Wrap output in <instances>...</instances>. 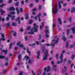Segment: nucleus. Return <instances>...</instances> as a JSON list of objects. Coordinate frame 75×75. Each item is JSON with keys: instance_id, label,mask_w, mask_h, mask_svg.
Listing matches in <instances>:
<instances>
[{"instance_id": "obj_56", "label": "nucleus", "mask_w": 75, "mask_h": 75, "mask_svg": "<svg viewBox=\"0 0 75 75\" xmlns=\"http://www.w3.org/2000/svg\"><path fill=\"white\" fill-rule=\"evenodd\" d=\"M69 20L70 22H71V21H72V17H70V18L69 19Z\"/></svg>"}, {"instance_id": "obj_23", "label": "nucleus", "mask_w": 75, "mask_h": 75, "mask_svg": "<svg viewBox=\"0 0 75 75\" xmlns=\"http://www.w3.org/2000/svg\"><path fill=\"white\" fill-rule=\"evenodd\" d=\"M71 31V29H67V35H69V31Z\"/></svg>"}, {"instance_id": "obj_64", "label": "nucleus", "mask_w": 75, "mask_h": 75, "mask_svg": "<svg viewBox=\"0 0 75 75\" xmlns=\"http://www.w3.org/2000/svg\"><path fill=\"white\" fill-rule=\"evenodd\" d=\"M21 3L22 4H24V1H22L21 2Z\"/></svg>"}, {"instance_id": "obj_9", "label": "nucleus", "mask_w": 75, "mask_h": 75, "mask_svg": "<svg viewBox=\"0 0 75 75\" xmlns=\"http://www.w3.org/2000/svg\"><path fill=\"white\" fill-rule=\"evenodd\" d=\"M0 11L1 13V16H2V15H3V14H4L6 13L5 11L3 10L2 9H0Z\"/></svg>"}, {"instance_id": "obj_53", "label": "nucleus", "mask_w": 75, "mask_h": 75, "mask_svg": "<svg viewBox=\"0 0 75 75\" xmlns=\"http://www.w3.org/2000/svg\"><path fill=\"white\" fill-rule=\"evenodd\" d=\"M11 14H15L16 12H15L12 11L10 13Z\"/></svg>"}, {"instance_id": "obj_62", "label": "nucleus", "mask_w": 75, "mask_h": 75, "mask_svg": "<svg viewBox=\"0 0 75 75\" xmlns=\"http://www.w3.org/2000/svg\"><path fill=\"white\" fill-rule=\"evenodd\" d=\"M31 61H31V59H29V61H28V63L29 64H31Z\"/></svg>"}, {"instance_id": "obj_21", "label": "nucleus", "mask_w": 75, "mask_h": 75, "mask_svg": "<svg viewBox=\"0 0 75 75\" xmlns=\"http://www.w3.org/2000/svg\"><path fill=\"white\" fill-rule=\"evenodd\" d=\"M33 25L34 26V27H35V28H37L39 27V26L38 25H36V23H34L33 24Z\"/></svg>"}, {"instance_id": "obj_59", "label": "nucleus", "mask_w": 75, "mask_h": 75, "mask_svg": "<svg viewBox=\"0 0 75 75\" xmlns=\"http://www.w3.org/2000/svg\"><path fill=\"white\" fill-rule=\"evenodd\" d=\"M8 17H12V16L10 14H8Z\"/></svg>"}, {"instance_id": "obj_49", "label": "nucleus", "mask_w": 75, "mask_h": 75, "mask_svg": "<svg viewBox=\"0 0 75 75\" xmlns=\"http://www.w3.org/2000/svg\"><path fill=\"white\" fill-rule=\"evenodd\" d=\"M12 3H13V0H9L8 2L9 4H11Z\"/></svg>"}, {"instance_id": "obj_15", "label": "nucleus", "mask_w": 75, "mask_h": 75, "mask_svg": "<svg viewBox=\"0 0 75 75\" xmlns=\"http://www.w3.org/2000/svg\"><path fill=\"white\" fill-rule=\"evenodd\" d=\"M61 61H58L57 62V63L58 64H62V62H63V59H60Z\"/></svg>"}, {"instance_id": "obj_43", "label": "nucleus", "mask_w": 75, "mask_h": 75, "mask_svg": "<svg viewBox=\"0 0 75 75\" xmlns=\"http://www.w3.org/2000/svg\"><path fill=\"white\" fill-rule=\"evenodd\" d=\"M23 28V27H21L20 30H19V31H21V32H22V33L24 31V30L22 29Z\"/></svg>"}, {"instance_id": "obj_8", "label": "nucleus", "mask_w": 75, "mask_h": 75, "mask_svg": "<svg viewBox=\"0 0 75 75\" xmlns=\"http://www.w3.org/2000/svg\"><path fill=\"white\" fill-rule=\"evenodd\" d=\"M59 4L58 5L59 6V8H61V3H62V4H63L64 3V1H58Z\"/></svg>"}, {"instance_id": "obj_46", "label": "nucleus", "mask_w": 75, "mask_h": 75, "mask_svg": "<svg viewBox=\"0 0 75 75\" xmlns=\"http://www.w3.org/2000/svg\"><path fill=\"white\" fill-rule=\"evenodd\" d=\"M18 59H20L21 58V54H19L18 56Z\"/></svg>"}, {"instance_id": "obj_60", "label": "nucleus", "mask_w": 75, "mask_h": 75, "mask_svg": "<svg viewBox=\"0 0 75 75\" xmlns=\"http://www.w3.org/2000/svg\"><path fill=\"white\" fill-rule=\"evenodd\" d=\"M35 43L36 45H40V43L38 42H37V41Z\"/></svg>"}, {"instance_id": "obj_6", "label": "nucleus", "mask_w": 75, "mask_h": 75, "mask_svg": "<svg viewBox=\"0 0 75 75\" xmlns=\"http://www.w3.org/2000/svg\"><path fill=\"white\" fill-rule=\"evenodd\" d=\"M18 20V23L19 24H21V21H20V17H19V16L17 18V19L15 21L16 22H17Z\"/></svg>"}, {"instance_id": "obj_4", "label": "nucleus", "mask_w": 75, "mask_h": 75, "mask_svg": "<svg viewBox=\"0 0 75 75\" xmlns=\"http://www.w3.org/2000/svg\"><path fill=\"white\" fill-rule=\"evenodd\" d=\"M44 71L45 72H48L50 71H51V67H50V66H48L47 67H47H45L44 68Z\"/></svg>"}, {"instance_id": "obj_14", "label": "nucleus", "mask_w": 75, "mask_h": 75, "mask_svg": "<svg viewBox=\"0 0 75 75\" xmlns=\"http://www.w3.org/2000/svg\"><path fill=\"white\" fill-rule=\"evenodd\" d=\"M75 12V7H73L72 8V10H71V13H74Z\"/></svg>"}, {"instance_id": "obj_31", "label": "nucleus", "mask_w": 75, "mask_h": 75, "mask_svg": "<svg viewBox=\"0 0 75 75\" xmlns=\"http://www.w3.org/2000/svg\"><path fill=\"white\" fill-rule=\"evenodd\" d=\"M49 30H48V29H47L45 32V33H46V34H48L49 33Z\"/></svg>"}, {"instance_id": "obj_33", "label": "nucleus", "mask_w": 75, "mask_h": 75, "mask_svg": "<svg viewBox=\"0 0 75 75\" xmlns=\"http://www.w3.org/2000/svg\"><path fill=\"white\" fill-rule=\"evenodd\" d=\"M41 71H42V69H40V71L38 72V75H40V74H41Z\"/></svg>"}, {"instance_id": "obj_48", "label": "nucleus", "mask_w": 75, "mask_h": 75, "mask_svg": "<svg viewBox=\"0 0 75 75\" xmlns=\"http://www.w3.org/2000/svg\"><path fill=\"white\" fill-rule=\"evenodd\" d=\"M44 45H46V46H51V45H52V44H51L50 45L49 44H44Z\"/></svg>"}, {"instance_id": "obj_18", "label": "nucleus", "mask_w": 75, "mask_h": 75, "mask_svg": "<svg viewBox=\"0 0 75 75\" xmlns=\"http://www.w3.org/2000/svg\"><path fill=\"white\" fill-rule=\"evenodd\" d=\"M25 58H26V61H28V59H30V57L29 56H27V55H26L25 56Z\"/></svg>"}, {"instance_id": "obj_55", "label": "nucleus", "mask_w": 75, "mask_h": 75, "mask_svg": "<svg viewBox=\"0 0 75 75\" xmlns=\"http://www.w3.org/2000/svg\"><path fill=\"white\" fill-rule=\"evenodd\" d=\"M4 59L6 61H8V60H9V58L7 57H6L5 58H4Z\"/></svg>"}, {"instance_id": "obj_32", "label": "nucleus", "mask_w": 75, "mask_h": 75, "mask_svg": "<svg viewBox=\"0 0 75 75\" xmlns=\"http://www.w3.org/2000/svg\"><path fill=\"white\" fill-rule=\"evenodd\" d=\"M69 46V42H68V41H67L66 45V47L67 48H68Z\"/></svg>"}, {"instance_id": "obj_22", "label": "nucleus", "mask_w": 75, "mask_h": 75, "mask_svg": "<svg viewBox=\"0 0 75 75\" xmlns=\"http://www.w3.org/2000/svg\"><path fill=\"white\" fill-rule=\"evenodd\" d=\"M6 56H5L0 55V59H4Z\"/></svg>"}, {"instance_id": "obj_37", "label": "nucleus", "mask_w": 75, "mask_h": 75, "mask_svg": "<svg viewBox=\"0 0 75 75\" xmlns=\"http://www.w3.org/2000/svg\"><path fill=\"white\" fill-rule=\"evenodd\" d=\"M13 46V42H11L10 44L9 45V48L11 49V47Z\"/></svg>"}, {"instance_id": "obj_54", "label": "nucleus", "mask_w": 75, "mask_h": 75, "mask_svg": "<svg viewBox=\"0 0 75 75\" xmlns=\"http://www.w3.org/2000/svg\"><path fill=\"white\" fill-rule=\"evenodd\" d=\"M25 39L26 41H27L28 40V37L27 36H25Z\"/></svg>"}, {"instance_id": "obj_40", "label": "nucleus", "mask_w": 75, "mask_h": 75, "mask_svg": "<svg viewBox=\"0 0 75 75\" xmlns=\"http://www.w3.org/2000/svg\"><path fill=\"white\" fill-rule=\"evenodd\" d=\"M27 52H28V54H28L29 55H30V53H31L30 52V51H29V48H27Z\"/></svg>"}, {"instance_id": "obj_50", "label": "nucleus", "mask_w": 75, "mask_h": 75, "mask_svg": "<svg viewBox=\"0 0 75 75\" xmlns=\"http://www.w3.org/2000/svg\"><path fill=\"white\" fill-rule=\"evenodd\" d=\"M39 37L40 38H39V40H40V39H41V37H42V36L41 35V34H40L39 35Z\"/></svg>"}, {"instance_id": "obj_19", "label": "nucleus", "mask_w": 75, "mask_h": 75, "mask_svg": "<svg viewBox=\"0 0 75 75\" xmlns=\"http://www.w3.org/2000/svg\"><path fill=\"white\" fill-rule=\"evenodd\" d=\"M11 17V20H15V18H16V16L15 15H14L13 16H12Z\"/></svg>"}, {"instance_id": "obj_7", "label": "nucleus", "mask_w": 75, "mask_h": 75, "mask_svg": "<svg viewBox=\"0 0 75 75\" xmlns=\"http://www.w3.org/2000/svg\"><path fill=\"white\" fill-rule=\"evenodd\" d=\"M0 50H1V51L2 50V52L5 53V55H6V54H7V52H8V50H7V49L6 50H3V49H2V48H1L0 49Z\"/></svg>"}, {"instance_id": "obj_35", "label": "nucleus", "mask_w": 75, "mask_h": 75, "mask_svg": "<svg viewBox=\"0 0 75 75\" xmlns=\"http://www.w3.org/2000/svg\"><path fill=\"white\" fill-rule=\"evenodd\" d=\"M41 16V13H39L38 14V16H37V17H38V18H40V16Z\"/></svg>"}, {"instance_id": "obj_1", "label": "nucleus", "mask_w": 75, "mask_h": 75, "mask_svg": "<svg viewBox=\"0 0 75 75\" xmlns=\"http://www.w3.org/2000/svg\"><path fill=\"white\" fill-rule=\"evenodd\" d=\"M31 32H28V34H30V35H33L34 34V33L33 32V31H34L35 32H38V29L35 28V27H33L31 29Z\"/></svg>"}, {"instance_id": "obj_34", "label": "nucleus", "mask_w": 75, "mask_h": 75, "mask_svg": "<svg viewBox=\"0 0 75 75\" xmlns=\"http://www.w3.org/2000/svg\"><path fill=\"white\" fill-rule=\"evenodd\" d=\"M64 54L63 53H62L61 54V56L60 57V59H63L62 58H63V54Z\"/></svg>"}, {"instance_id": "obj_17", "label": "nucleus", "mask_w": 75, "mask_h": 75, "mask_svg": "<svg viewBox=\"0 0 75 75\" xmlns=\"http://www.w3.org/2000/svg\"><path fill=\"white\" fill-rule=\"evenodd\" d=\"M33 22H34V21H33V20L30 19L29 20V24H30V25L32 24V23H33Z\"/></svg>"}, {"instance_id": "obj_13", "label": "nucleus", "mask_w": 75, "mask_h": 75, "mask_svg": "<svg viewBox=\"0 0 75 75\" xmlns=\"http://www.w3.org/2000/svg\"><path fill=\"white\" fill-rule=\"evenodd\" d=\"M71 28L73 34H75V27Z\"/></svg>"}, {"instance_id": "obj_38", "label": "nucleus", "mask_w": 75, "mask_h": 75, "mask_svg": "<svg viewBox=\"0 0 75 75\" xmlns=\"http://www.w3.org/2000/svg\"><path fill=\"white\" fill-rule=\"evenodd\" d=\"M6 20L7 21H8L10 20V18L8 16L6 17Z\"/></svg>"}, {"instance_id": "obj_24", "label": "nucleus", "mask_w": 75, "mask_h": 75, "mask_svg": "<svg viewBox=\"0 0 75 75\" xmlns=\"http://www.w3.org/2000/svg\"><path fill=\"white\" fill-rule=\"evenodd\" d=\"M7 70V69H5L4 70H2V71L1 72V74H4V72L6 71Z\"/></svg>"}, {"instance_id": "obj_45", "label": "nucleus", "mask_w": 75, "mask_h": 75, "mask_svg": "<svg viewBox=\"0 0 75 75\" xmlns=\"http://www.w3.org/2000/svg\"><path fill=\"white\" fill-rule=\"evenodd\" d=\"M72 62L71 61V60H70V59H69L68 61V63L69 65H70L71 64V63Z\"/></svg>"}, {"instance_id": "obj_42", "label": "nucleus", "mask_w": 75, "mask_h": 75, "mask_svg": "<svg viewBox=\"0 0 75 75\" xmlns=\"http://www.w3.org/2000/svg\"><path fill=\"white\" fill-rule=\"evenodd\" d=\"M75 54H72V56H71V59H74V58H75Z\"/></svg>"}, {"instance_id": "obj_36", "label": "nucleus", "mask_w": 75, "mask_h": 75, "mask_svg": "<svg viewBox=\"0 0 75 75\" xmlns=\"http://www.w3.org/2000/svg\"><path fill=\"white\" fill-rule=\"evenodd\" d=\"M40 10H41V5H40L38 8V11H40Z\"/></svg>"}, {"instance_id": "obj_47", "label": "nucleus", "mask_w": 75, "mask_h": 75, "mask_svg": "<svg viewBox=\"0 0 75 75\" xmlns=\"http://www.w3.org/2000/svg\"><path fill=\"white\" fill-rule=\"evenodd\" d=\"M74 64L73 63H72L70 65V68L71 69L72 68V67H74Z\"/></svg>"}, {"instance_id": "obj_25", "label": "nucleus", "mask_w": 75, "mask_h": 75, "mask_svg": "<svg viewBox=\"0 0 75 75\" xmlns=\"http://www.w3.org/2000/svg\"><path fill=\"white\" fill-rule=\"evenodd\" d=\"M12 26H17V24L14 22H13L12 23Z\"/></svg>"}, {"instance_id": "obj_28", "label": "nucleus", "mask_w": 75, "mask_h": 75, "mask_svg": "<svg viewBox=\"0 0 75 75\" xmlns=\"http://www.w3.org/2000/svg\"><path fill=\"white\" fill-rule=\"evenodd\" d=\"M24 46L23 44H21L19 45V47L20 48H24Z\"/></svg>"}, {"instance_id": "obj_51", "label": "nucleus", "mask_w": 75, "mask_h": 75, "mask_svg": "<svg viewBox=\"0 0 75 75\" xmlns=\"http://www.w3.org/2000/svg\"><path fill=\"white\" fill-rule=\"evenodd\" d=\"M20 10L21 12L22 13H23L24 11L23 10V9L22 8H20Z\"/></svg>"}, {"instance_id": "obj_2", "label": "nucleus", "mask_w": 75, "mask_h": 75, "mask_svg": "<svg viewBox=\"0 0 75 75\" xmlns=\"http://www.w3.org/2000/svg\"><path fill=\"white\" fill-rule=\"evenodd\" d=\"M46 52L45 53L44 55L45 56L43 57V59L44 61H45V60H47V58H48V56H49L48 55V50L47 49H46L45 50Z\"/></svg>"}, {"instance_id": "obj_44", "label": "nucleus", "mask_w": 75, "mask_h": 75, "mask_svg": "<svg viewBox=\"0 0 75 75\" xmlns=\"http://www.w3.org/2000/svg\"><path fill=\"white\" fill-rule=\"evenodd\" d=\"M5 5H6V4H3L0 5V7L1 8L3 7V6H5Z\"/></svg>"}, {"instance_id": "obj_58", "label": "nucleus", "mask_w": 75, "mask_h": 75, "mask_svg": "<svg viewBox=\"0 0 75 75\" xmlns=\"http://www.w3.org/2000/svg\"><path fill=\"white\" fill-rule=\"evenodd\" d=\"M46 38H49L50 36L49 35H48L47 34H46Z\"/></svg>"}, {"instance_id": "obj_26", "label": "nucleus", "mask_w": 75, "mask_h": 75, "mask_svg": "<svg viewBox=\"0 0 75 75\" xmlns=\"http://www.w3.org/2000/svg\"><path fill=\"white\" fill-rule=\"evenodd\" d=\"M58 56H59V55L57 53L55 55L56 58L57 59H59V57H58Z\"/></svg>"}, {"instance_id": "obj_3", "label": "nucleus", "mask_w": 75, "mask_h": 75, "mask_svg": "<svg viewBox=\"0 0 75 75\" xmlns=\"http://www.w3.org/2000/svg\"><path fill=\"white\" fill-rule=\"evenodd\" d=\"M57 6L58 4H56L55 6V9H54V6H53V7H52V14L54 13H54H55V14H56V13H57V12H58V8H57Z\"/></svg>"}, {"instance_id": "obj_10", "label": "nucleus", "mask_w": 75, "mask_h": 75, "mask_svg": "<svg viewBox=\"0 0 75 75\" xmlns=\"http://www.w3.org/2000/svg\"><path fill=\"white\" fill-rule=\"evenodd\" d=\"M64 68L65 69V70L63 69L62 70V72L63 73H64V72H65L67 71L68 70V69H67V67L65 66L64 67Z\"/></svg>"}, {"instance_id": "obj_41", "label": "nucleus", "mask_w": 75, "mask_h": 75, "mask_svg": "<svg viewBox=\"0 0 75 75\" xmlns=\"http://www.w3.org/2000/svg\"><path fill=\"white\" fill-rule=\"evenodd\" d=\"M62 38L64 41H66L67 40V38H66L65 36H63L62 37Z\"/></svg>"}, {"instance_id": "obj_63", "label": "nucleus", "mask_w": 75, "mask_h": 75, "mask_svg": "<svg viewBox=\"0 0 75 75\" xmlns=\"http://www.w3.org/2000/svg\"><path fill=\"white\" fill-rule=\"evenodd\" d=\"M36 10H37V9L35 8L32 10V11H36Z\"/></svg>"}, {"instance_id": "obj_61", "label": "nucleus", "mask_w": 75, "mask_h": 75, "mask_svg": "<svg viewBox=\"0 0 75 75\" xmlns=\"http://www.w3.org/2000/svg\"><path fill=\"white\" fill-rule=\"evenodd\" d=\"M25 18L26 19V20H28L29 18V17L28 16H27L26 17H25Z\"/></svg>"}, {"instance_id": "obj_20", "label": "nucleus", "mask_w": 75, "mask_h": 75, "mask_svg": "<svg viewBox=\"0 0 75 75\" xmlns=\"http://www.w3.org/2000/svg\"><path fill=\"white\" fill-rule=\"evenodd\" d=\"M10 22L7 23L6 24H5V25H6L7 28H9V27H10Z\"/></svg>"}, {"instance_id": "obj_11", "label": "nucleus", "mask_w": 75, "mask_h": 75, "mask_svg": "<svg viewBox=\"0 0 75 75\" xmlns=\"http://www.w3.org/2000/svg\"><path fill=\"white\" fill-rule=\"evenodd\" d=\"M58 21L59 22L60 25H62V22L61 21V19L59 18H58L57 19Z\"/></svg>"}, {"instance_id": "obj_29", "label": "nucleus", "mask_w": 75, "mask_h": 75, "mask_svg": "<svg viewBox=\"0 0 75 75\" xmlns=\"http://www.w3.org/2000/svg\"><path fill=\"white\" fill-rule=\"evenodd\" d=\"M19 1H18L16 3H14L15 5L16 6H19Z\"/></svg>"}, {"instance_id": "obj_5", "label": "nucleus", "mask_w": 75, "mask_h": 75, "mask_svg": "<svg viewBox=\"0 0 75 75\" xmlns=\"http://www.w3.org/2000/svg\"><path fill=\"white\" fill-rule=\"evenodd\" d=\"M1 35L2 37V38H0V44H1V43L0 42H1V40H2L3 41H4L6 40V39L4 38V35L2 33L1 34Z\"/></svg>"}, {"instance_id": "obj_27", "label": "nucleus", "mask_w": 75, "mask_h": 75, "mask_svg": "<svg viewBox=\"0 0 75 75\" xmlns=\"http://www.w3.org/2000/svg\"><path fill=\"white\" fill-rule=\"evenodd\" d=\"M30 29H31V26H29L27 28L26 30H27V31H29V30H30Z\"/></svg>"}, {"instance_id": "obj_12", "label": "nucleus", "mask_w": 75, "mask_h": 75, "mask_svg": "<svg viewBox=\"0 0 75 75\" xmlns=\"http://www.w3.org/2000/svg\"><path fill=\"white\" fill-rule=\"evenodd\" d=\"M41 24L42 25H40V30H42V27H44V23L43 22H42Z\"/></svg>"}, {"instance_id": "obj_30", "label": "nucleus", "mask_w": 75, "mask_h": 75, "mask_svg": "<svg viewBox=\"0 0 75 75\" xmlns=\"http://www.w3.org/2000/svg\"><path fill=\"white\" fill-rule=\"evenodd\" d=\"M23 74H24V72L21 71H20V73L19 75H23Z\"/></svg>"}, {"instance_id": "obj_52", "label": "nucleus", "mask_w": 75, "mask_h": 75, "mask_svg": "<svg viewBox=\"0 0 75 75\" xmlns=\"http://www.w3.org/2000/svg\"><path fill=\"white\" fill-rule=\"evenodd\" d=\"M37 54L38 55H39V56H40V51H38Z\"/></svg>"}, {"instance_id": "obj_39", "label": "nucleus", "mask_w": 75, "mask_h": 75, "mask_svg": "<svg viewBox=\"0 0 75 75\" xmlns=\"http://www.w3.org/2000/svg\"><path fill=\"white\" fill-rule=\"evenodd\" d=\"M14 37H17V33L16 32H15L13 34Z\"/></svg>"}, {"instance_id": "obj_57", "label": "nucleus", "mask_w": 75, "mask_h": 75, "mask_svg": "<svg viewBox=\"0 0 75 75\" xmlns=\"http://www.w3.org/2000/svg\"><path fill=\"white\" fill-rule=\"evenodd\" d=\"M33 3H31V4H30V7H33Z\"/></svg>"}, {"instance_id": "obj_16", "label": "nucleus", "mask_w": 75, "mask_h": 75, "mask_svg": "<svg viewBox=\"0 0 75 75\" xmlns=\"http://www.w3.org/2000/svg\"><path fill=\"white\" fill-rule=\"evenodd\" d=\"M15 10H16V8H15L14 7H10V11H11L12 10L13 11H14Z\"/></svg>"}]
</instances>
